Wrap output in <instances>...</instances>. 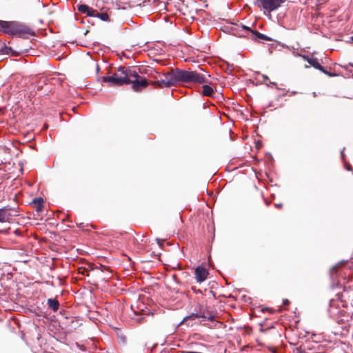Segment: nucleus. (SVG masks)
I'll return each mask as SVG.
<instances>
[{"label":"nucleus","instance_id":"nucleus-21","mask_svg":"<svg viewBox=\"0 0 353 353\" xmlns=\"http://www.w3.org/2000/svg\"><path fill=\"white\" fill-rule=\"evenodd\" d=\"M0 232L1 233L6 234V233H8V230H6V229L1 230H0Z\"/></svg>","mask_w":353,"mask_h":353},{"label":"nucleus","instance_id":"nucleus-25","mask_svg":"<svg viewBox=\"0 0 353 353\" xmlns=\"http://www.w3.org/2000/svg\"><path fill=\"white\" fill-rule=\"evenodd\" d=\"M263 78L264 79H268V77L266 75H263Z\"/></svg>","mask_w":353,"mask_h":353},{"label":"nucleus","instance_id":"nucleus-1","mask_svg":"<svg viewBox=\"0 0 353 353\" xmlns=\"http://www.w3.org/2000/svg\"><path fill=\"white\" fill-rule=\"evenodd\" d=\"M179 82L203 83L208 81L202 74L196 71L176 69L164 74L158 84L161 88H169Z\"/></svg>","mask_w":353,"mask_h":353},{"label":"nucleus","instance_id":"nucleus-18","mask_svg":"<svg viewBox=\"0 0 353 353\" xmlns=\"http://www.w3.org/2000/svg\"><path fill=\"white\" fill-rule=\"evenodd\" d=\"M283 303L285 305H287L289 304L290 301L288 299H283Z\"/></svg>","mask_w":353,"mask_h":353},{"label":"nucleus","instance_id":"nucleus-5","mask_svg":"<svg viewBox=\"0 0 353 353\" xmlns=\"http://www.w3.org/2000/svg\"><path fill=\"white\" fill-rule=\"evenodd\" d=\"M128 84L131 83L134 91H139L145 88L148 82L145 79L141 78L135 71L132 70V76L128 77Z\"/></svg>","mask_w":353,"mask_h":353},{"label":"nucleus","instance_id":"nucleus-26","mask_svg":"<svg viewBox=\"0 0 353 353\" xmlns=\"http://www.w3.org/2000/svg\"><path fill=\"white\" fill-rule=\"evenodd\" d=\"M345 166H346V169H347V170H350V166H349V165H346Z\"/></svg>","mask_w":353,"mask_h":353},{"label":"nucleus","instance_id":"nucleus-12","mask_svg":"<svg viewBox=\"0 0 353 353\" xmlns=\"http://www.w3.org/2000/svg\"><path fill=\"white\" fill-rule=\"evenodd\" d=\"M33 203L35 205L36 210L40 212L42 210L43 199L42 198H35L33 199Z\"/></svg>","mask_w":353,"mask_h":353},{"label":"nucleus","instance_id":"nucleus-27","mask_svg":"<svg viewBox=\"0 0 353 353\" xmlns=\"http://www.w3.org/2000/svg\"><path fill=\"white\" fill-rule=\"evenodd\" d=\"M352 41H353V36L351 37Z\"/></svg>","mask_w":353,"mask_h":353},{"label":"nucleus","instance_id":"nucleus-4","mask_svg":"<svg viewBox=\"0 0 353 353\" xmlns=\"http://www.w3.org/2000/svg\"><path fill=\"white\" fill-rule=\"evenodd\" d=\"M286 0H256L254 5L269 12L277 10Z\"/></svg>","mask_w":353,"mask_h":353},{"label":"nucleus","instance_id":"nucleus-7","mask_svg":"<svg viewBox=\"0 0 353 353\" xmlns=\"http://www.w3.org/2000/svg\"><path fill=\"white\" fill-rule=\"evenodd\" d=\"M195 279L198 283L203 282L208 275V270L201 266H198L194 271Z\"/></svg>","mask_w":353,"mask_h":353},{"label":"nucleus","instance_id":"nucleus-11","mask_svg":"<svg viewBox=\"0 0 353 353\" xmlns=\"http://www.w3.org/2000/svg\"><path fill=\"white\" fill-rule=\"evenodd\" d=\"M48 305L49 308L52 309L54 312H57L59 309V303L56 299H48Z\"/></svg>","mask_w":353,"mask_h":353},{"label":"nucleus","instance_id":"nucleus-9","mask_svg":"<svg viewBox=\"0 0 353 353\" xmlns=\"http://www.w3.org/2000/svg\"><path fill=\"white\" fill-rule=\"evenodd\" d=\"M307 62H308V63H309L312 66H313L314 68H316V69H317V70H319L321 71L322 72H323V73H325V74H328V75H330V76H333V75H334V74H332L329 73L327 71H326V70H325V68H324L323 67H322V66L319 64V61H318L317 59H316V58L307 59Z\"/></svg>","mask_w":353,"mask_h":353},{"label":"nucleus","instance_id":"nucleus-23","mask_svg":"<svg viewBox=\"0 0 353 353\" xmlns=\"http://www.w3.org/2000/svg\"><path fill=\"white\" fill-rule=\"evenodd\" d=\"M275 206H276V208H281L282 204H281V203H276V204H275Z\"/></svg>","mask_w":353,"mask_h":353},{"label":"nucleus","instance_id":"nucleus-16","mask_svg":"<svg viewBox=\"0 0 353 353\" xmlns=\"http://www.w3.org/2000/svg\"><path fill=\"white\" fill-rule=\"evenodd\" d=\"M157 243L159 246H162L163 244V242L164 241L163 240H161V239H157Z\"/></svg>","mask_w":353,"mask_h":353},{"label":"nucleus","instance_id":"nucleus-6","mask_svg":"<svg viewBox=\"0 0 353 353\" xmlns=\"http://www.w3.org/2000/svg\"><path fill=\"white\" fill-rule=\"evenodd\" d=\"M17 214L16 208L8 206L0 208V223H10L13 217Z\"/></svg>","mask_w":353,"mask_h":353},{"label":"nucleus","instance_id":"nucleus-17","mask_svg":"<svg viewBox=\"0 0 353 353\" xmlns=\"http://www.w3.org/2000/svg\"><path fill=\"white\" fill-rule=\"evenodd\" d=\"M242 28L243 29H245V30H249V31H251L252 32L253 30H252L248 26H242Z\"/></svg>","mask_w":353,"mask_h":353},{"label":"nucleus","instance_id":"nucleus-19","mask_svg":"<svg viewBox=\"0 0 353 353\" xmlns=\"http://www.w3.org/2000/svg\"><path fill=\"white\" fill-rule=\"evenodd\" d=\"M207 319L210 321H214V316H210L209 317L207 318Z\"/></svg>","mask_w":353,"mask_h":353},{"label":"nucleus","instance_id":"nucleus-14","mask_svg":"<svg viewBox=\"0 0 353 353\" xmlns=\"http://www.w3.org/2000/svg\"><path fill=\"white\" fill-rule=\"evenodd\" d=\"M94 17H97L99 18L100 19H101L103 21H108V18H109V16H108V14L107 13H105V12L99 13V12H98L97 11L95 12V16Z\"/></svg>","mask_w":353,"mask_h":353},{"label":"nucleus","instance_id":"nucleus-10","mask_svg":"<svg viewBox=\"0 0 353 353\" xmlns=\"http://www.w3.org/2000/svg\"><path fill=\"white\" fill-rule=\"evenodd\" d=\"M203 90L202 94L204 96L212 97L214 94V90L208 85H203L202 86Z\"/></svg>","mask_w":353,"mask_h":353},{"label":"nucleus","instance_id":"nucleus-22","mask_svg":"<svg viewBox=\"0 0 353 353\" xmlns=\"http://www.w3.org/2000/svg\"><path fill=\"white\" fill-rule=\"evenodd\" d=\"M12 49L10 48H6V52L8 53V51H11Z\"/></svg>","mask_w":353,"mask_h":353},{"label":"nucleus","instance_id":"nucleus-24","mask_svg":"<svg viewBox=\"0 0 353 353\" xmlns=\"http://www.w3.org/2000/svg\"><path fill=\"white\" fill-rule=\"evenodd\" d=\"M341 154L342 158H343L344 157L343 150L341 152Z\"/></svg>","mask_w":353,"mask_h":353},{"label":"nucleus","instance_id":"nucleus-2","mask_svg":"<svg viewBox=\"0 0 353 353\" xmlns=\"http://www.w3.org/2000/svg\"><path fill=\"white\" fill-rule=\"evenodd\" d=\"M2 30L10 35L20 38H27L34 35V32L27 26L17 21H0Z\"/></svg>","mask_w":353,"mask_h":353},{"label":"nucleus","instance_id":"nucleus-3","mask_svg":"<svg viewBox=\"0 0 353 353\" xmlns=\"http://www.w3.org/2000/svg\"><path fill=\"white\" fill-rule=\"evenodd\" d=\"M132 76V70L125 67H119L117 72L111 76L103 77V82L110 83L112 85L121 86L128 84V77Z\"/></svg>","mask_w":353,"mask_h":353},{"label":"nucleus","instance_id":"nucleus-8","mask_svg":"<svg viewBox=\"0 0 353 353\" xmlns=\"http://www.w3.org/2000/svg\"><path fill=\"white\" fill-rule=\"evenodd\" d=\"M77 10L85 14L88 17H94L95 16L96 10L90 8L88 6L85 4H79L77 6Z\"/></svg>","mask_w":353,"mask_h":353},{"label":"nucleus","instance_id":"nucleus-20","mask_svg":"<svg viewBox=\"0 0 353 353\" xmlns=\"http://www.w3.org/2000/svg\"><path fill=\"white\" fill-rule=\"evenodd\" d=\"M301 57H302L304 60H305V61H307V59H310V58H309L307 56H306V55H301Z\"/></svg>","mask_w":353,"mask_h":353},{"label":"nucleus","instance_id":"nucleus-13","mask_svg":"<svg viewBox=\"0 0 353 353\" xmlns=\"http://www.w3.org/2000/svg\"><path fill=\"white\" fill-rule=\"evenodd\" d=\"M192 318H202L203 320H206L207 319V317L205 316H204V315H199V314L192 313V314L185 316L183 319V320L182 321V322L181 323V324L182 323L186 321L188 319H192Z\"/></svg>","mask_w":353,"mask_h":353},{"label":"nucleus","instance_id":"nucleus-15","mask_svg":"<svg viewBox=\"0 0 353 353\" xmlns=\"http://www.w3.org/2000/svg\"><path fill=\"white\" fill-rule=\"evenodd\" d=\"M252 33L259 39H263V40H265V41H271L272 39L268 37V36L263 34H261L259 32H256V31H252Z\"/></svg>","mask_w":353,"mask_h":353}]
</instances>
